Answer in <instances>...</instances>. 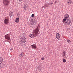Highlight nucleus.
<instances>
[{"label": "nucleus", "mask_w": 73, "mask_h": 73, "mask_svg": "<svg viewBox=\"0 0 73 73\" xmlns=\"http://www.w3.org/2000/svg\"><path fill=\"white\" fill-rule=\"evenodd\" d=\"M39 31V29H38V27H37L35 31H33V34H31L29 35V37L31 38H34V37H36V36H37V34Z\"/></svg>", "instance_id": "nucleus-1"}, {"label": "nucleus", "mask_w": 73, "mask_h": 73, "mask_svg": "<svg viewBox=\"0 0 73 73\" xmlns=\"http://www.w3.org/2000/svg\"><path fill=\"white\" fill-rule=\"evenodd\" d=\"M5 38L6 40V41L7 42L10 43V40H11V37L10 36V35L8 34L6 35L5 36Z\"/></svg>", "instance_id": "nucleus-2"}, {"label": "nucleus", "mask_w": 73, "mask_h": 73, "mask_svg": "<svg viewBox=\"0 0 73 73\" xmlns=\"http://www.w3.org/2000/svg\"><path fill=\"white\" fill-rule=\"evenodd\" d=\"M20 41L21 43L24 44L26 42V38L24 37H22L20 38Z\"/></svg>", "instance_id": "nucleus-3"}, {"label": "nucleus", "mask_w": 73, "mask_h": 73, "mask_svg": "<svg viewBox=\"0 0 73 73\" xmlns=\"http://www.w3.org/2000/svg\"><path fill=\"white\" fill-rule=\"evenodd\" d=\"M30 23L31 25H35L36 23V21L35 19H31L30 20Z\"/></svg>", "instance_id": "nucleus-4"}, {"label": "nucleus", "mask_w": 73, "mask_h": 73, "mask_svg": "<svg viewBox=\"0 0 73 73\" xmlns=\"http://www.w3.org/2000/svg\"><path fill=\"white\" fill-rule=\"evenodd\" d=\"M3 3L5 5H8V3H9V1L8 0H3Z\"/></svg>", "instance_id": "nucleus-5"}, {"label": "nucleus", "mask_w": 73, "mask_h": 73, "mask_svg": "<svg viewBox=\"0 0 73 73\" xmlns=\"http://www.w3.org/2000/svg\"><path fill=\"white\" fill-rule=\"evenodd\" d=\"M24 53L22 52L19 55V57L20 58H22L24 56Z\"/></svg>", "instance_id": "nucleus-6"}, {"label": "nucleus", "mask_w": 73, "mask_h": 73, "mask_svg": "<svg viewBox=\"0 0 73 73\" xmlns=\"http://www.w3.org/2000/svg\"><path fill=\"white\" fill-rule=\"evenodd\" d=\"M4 23L5 24H7L9 23V21L7 19H5L4 21Z\"/></svg>", "instance_id": "nucleus-7"}, {"label": "nucleus", "mask_w": 73, "mask_h": 73, "mask_svg": "<svg viewBox=\"0 0 73 73\" xmlns=\"http://www.w3.org/2000/svg\"><path fill=\"white\" fill-rule=\"evenodd\" d=\"M56 38L57 39H59L60 38V35L59 33H57L56 35Z\"/></svg>", "instance_id": "nucleus-8"}, {"label": "nucleus", "mask_w": 73, "mask_h": 73, "mask_svg": "<svg viewBox=\"0 0 73 73\" xmlns=\"http://www.w3.org/2000/svg\"><path fill=\"white\" fill-rule=\"evenodd\" d=\"M71 23L70 20H68L66 22V24L67 25H69Z\"/></svg>", "instance_id": "nucleus-9"}, {"label": "nucleus", "mask_w": 73, "mask_h": 73, "mask_svg": "<svg viewBox=\"0 0 73 73\" xmlns=\"http://www.w3.org/2000/svg\"><path fill=\"white\" fill-rule=\"evenodd\" d=\"M27 6L28 5L27 4H25L23 7V8L25 10V11H26L27 10Z\"/></svg>", "instance_id": "nucleus-10"}, {"label": "nucleus", "mask_w": 73, "mask_h": 73, "mask_svg": "<svg viewBox=\"0 0 73 73\" xmlns=\"http://www.w3.org/2000/svg\"><path fill=\"white\" fill-rule=\"evenodd\" d=\"M19 19H20V17H19L17 18L16 19L15 21L16 23H19Z\"/></svg>", "instance_id": "nucleus-11"}, {"label": "nucleus", "mask_w": 73, "mask_h": 73, "mask_svg": "<svg viewBox=\"0 0 73 73\" xmlns=\"http://www.w3.org/2000/svg\"><path fill=\"white\" fill-rule=\"evenodd\" d=\"M31 46L32 49H36V45L35 44H33L31 45Z\"/></svg>", "instance_id": "nucleus-12"}, {"label": "nucleus", "mask_w": 73, "mask_h": 73, "mask_svg": "<svg viewBox=\"0 0 73 73\" xmlns=\"http://www.w3.org/2000/svg\"><path fill=\"white\" fill-rule=\"evenodd\" d=\"M64 17L66 19H67L69 18V15L68 14H65L64 15Z\"/></svg>", "instance_id": "nucleus-13"}, {"label": "nucleus", "mask_w": 73, "mask_h": 73, "mask_svg": "<svg viewBox=\"0 0 73 73\" xmlns=\"http://www.w3.org/2000/svg\"><path fill=\"white\" fill-rule=\"evenodd\" d=\"M13 12H12V11H11L9 13L10 16V17L12 16H13Z\"/></svg>", "instance_id": "nucleus-14"}, {"label": "nucleus", "mask_w": 73, "mask_h": 73, "mask_svg": "<svg viewBox=\"0 0 73 73\" xmlns=\"http://www.w3.org/2000/svg\"><path fill=\"white\" fill-rule=\"evenodd\" d=\"M66 52L65 51H64L62 54L63 56V57H66Z\"/></svg>", "instance_id": "nucleus-15"}, {"label": "nucleus", "mask_w": 73, "mask_h": 73, "mask_svg": "<svg viewBox=\"0 0 73 73\" xmlns=\"http://www.w3.org/2000/svg\"><path fill=\"white\" fill-rule=\"evenodd\" d=\"M67 3L68 5H70V4H71V2H70V0H68Z\"/></svg>", "instance_id": "nucleus-16"}, {"label": "nucleus", "mask_w": 73, "mask_h": 73, "mask_svg": "<svg viewBox=\"0 0 73 73\" xmlns=\"http://www.w3.org/2000/svg\"><path fill=\"white\" fill-rule=\"evenodd\" d=\"M49 5H50V4L49 3H47L44 6L45 7H47Z\"/></svg>", "instance_id": "nucleus-17"}, {"label": "nucleus", "mask_w": 73, "mask_h": 73, "mask_svg": "<svg viewBox=\"0 0 73 73\" xmlns=\"http://www.w3.org/2000/svg\"><path fill=\"white\" fill-rule=\"evenodd\" d=\"M3 62V58H2L0 59V62Z\"/></svg>", "instance_id": "nucleus-18"}, {"label": "nucleus", "mask_w": 73, "mask_h": 73, "mask_svg": "<svg viewBox=\"0 0 73 73\" xmlns=\"http://www.w3.org/2000/svg\"><path fill=\"white\" fill-rule=\"evenodd\" d=\"M66 19L65 18L63 20V22L65 23L66 21Z\"/></svg>", "instance_id": "nucleus-19"}, {"label": "nucleus", "mask_w": 73, "mask_h": 73, "mask_svg": "<svg viewBox=\"0 0 73 73\" xmlns=\"http://www.w3.org/2000/svg\"><path fill=\"white\" fill-rule=\"evenodd\" d=\"M67 42H68L69 43H70L71 41H70V40H69V39H67Z\"/></svg>", "instance_id": "nucleus-20"}, {"label": "nucleus", "mask_w": 73, "mask_h": 73, "mask_svg": "<svg viewBox=\"0 0 73 73\" xmlns=\"http://www.w3.org/2000/svg\"><path fill=\"white\" fill-rule=\"evenodd\" d=\"M63 62H66V60H65V59H64L63 60Z\"/></svg>", "instance_id": "nucleus-21"}, {"label": "nucleus", "mask_w": 73, "mask_h": 73, "mask_svg": "<svg viewBox=\"0 0 73 73\" xmlns=\"http://www.w3.org/2000/svg\"><path fill=\"white\" fill-rule=\"evenodd\" d=\"M34 16H35V14H33L32 15H31V17H34Z\"/></svg>", "instance_id": "nucleus-22"}, {"label": "nucleus", "mask_w": 73, "mask_h": 73, "mask_svg": "<svg viewBox=\"0 0 73 73\" xmlns=\"http://www.w3.org/2000/svg\"><path fill=\"white\" fill-rule=\"evenodd\" d=\"M41 59L42 60H45V58L44 57H42L41 58Z\"/></svg>", "instance_id": "nucleus-23"}, {"label": "nucleus", "mask_w": 73, "mask_h": 73, "mask_svg": "<svg viewBox=\"0 0 73 73\" xmlns=\"http://www.w3.org/2000/svg\"><path fill=\"white\" fill-rule=\"evenodd\" d=\"M20 16V14H17V16H18V17H19V16Z\"/></svg>", "instance_id": "nucleus-24"}, {"label": "nucleus", "mask_w": 73, "mask_h": 73, "mask_svg": "<svg viewBox=\"0 0 73 73\" xmlns=\"http://www.w3.org/2000/svg\"><path fill=\"white\" fill-rule=\"evenodd\" d=\"M19 0V2H20L21 1H22V0Z\"/></svg>", "instance_id": "nucleus-25"}, {"label": "nucleus", "mask_w": 73, "mask_h": 73, "mask_svg": "<svg viewBox=\"0 0 73 73\" xmlns=\"http://www.w3.org/2000/svg\"><path fill=\"white\" fill-rule=\"evenodd\" d=\"M1 63H0V67L1 66Z\"/></svg>", "instance_id": "nucleus-26"}, {"label": "nucleus", "mask_w": 73, "mask_h": 73, "mask_svg": "<svg viewBox=\"0 0 73 73\" xmlns=\"http://www.w3.org/2000/svg\"><path fill=\"white\" fill-rule=\"evenodd\" d=\"M52 4H53V3H51V5H52Z\"/></svg>", "instance_id": "nucleus-27"}, {"label": "nucleus", "mask_w": 73, "mask_h": 73, "mask_svg": "<svg viewBox=\"0 0 73 73\" xmlns=\"http://www.w3.org/2000/svg\"><path fill=\"white\" fill-rule=\"evenodd\" d=\"M2 58L1 57H0V60L1 59V58Z\"/></svg>", "instance_id": "nucleus-28"}]
</instances>
